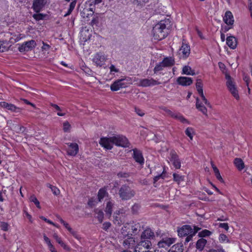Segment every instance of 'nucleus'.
<instances>
[{
	"label": "nucleus",
	"instance_id": "obj_1",
	"mask_svg": "<svg viewBox=\"0 0 252 252\" xmlns=\"http://www.w3.org/2000/svg\"><path fill=\"white\" fill-rule=\"evenodd\" d=\"M170 23L169 19H165L160 21L153 27V34L155 39L160 40L167 36Z\"/></svg>",
	"mask_w": 252,
	"mask_h": 252
},
{
	"label": "nucleus",
	"instance_id": "obj_2",
	"mask_svg": "<svg viewBox=\"0 0 252 252\" xmlns=\"http://www.w3.org/2000/svg\"><path fill=\"white\" fill-rule=\"evenodd\" d=\"M136 194V191L127 185H123L119 189L118 195L123 201L128 200Z\"/></svg>",
	"mask_w": 252,
	"mask_h": 252
},
{
	"label": "nucleus",
	"instance_id": "obj_3",
	"mask_svg": "<svg viewBox=\"0 0 252 252\" xmlns=\"http://www.w3.org/2000/svg\"><path fill=\"white\" fill-rule=\"evenodd\" d=\"M152 247L151 241L140 239L135 246L133 252H156V251H150Z\"/></svg>",
	"mask_w": 252,
	"mask_h": 252
},
{
	"label": "nucleus",
	"instance_id": "obj_4",
	"mask_svg": "<svg viewBox=\"0 0 252 252\" xmlns=\"http://www.w3.org/2000/svg\"><path fill=\"white\" fill-rule=\"evenodd\" d=\"M178 235L180 237L187 236L185 244L191 240L193 235H192V227L189 225H185L178 229Z\"/></svg>",
	"mask_w": 252,
	"mask_h": 252
},
{
	"label": "nucleus",
	"instance_id": "obj_5",
	"mask_svg": "<svg viewBox=\"0 0 252 252\" xmlns=\"http://www.w3.org/2000/svg\"><path fill=\"white\" fill-rule=\"evenodd\" d=\"M130 81L131 78L128 77H124L122 79H118L111 84L110 86L111 90L117 91L120 89L126 88L131 83Z\"/></svg>",
	"mask_w": 252,
	"mask_h": 252
},
{
	"label": "nucleus",
	"instance_id": "obj_6",
	"mask_svg": "<svg viewBox=\"0 0 252 252\" xmlns=\"http://www.w3.org/2000/svg\"><path fill=\"white\" fill-rule=\"evenodd\" d=\"M114 145L122 147H128L130 143L127 138L122 135H116L113 136Z\"/></svg>",
	"mask_w": 252,
	"mask_h": 252
},
{
	"label": "nucleus",
	"instance_id": "obj_7",
	"mask_svg": "<svg viewBox=\"0 0 252 252\" xmlns=\"http://www.w3.org/2000/svg\"><path fill=\"white\" fill-rule=\"evenodd\" d=\"M225 78L227 80L226 86L229 91L236 99H238L239 98V96L238 94V91L234 82L231 79V76L228 74H226Z\"/></svg>",
	"mask_w": 252,
	"mask_h": 252
},
{
	"label": "nucleus",
	"instance_id": "obj_8",
	"mask_svg": "<svg viewBox=\"0 0 252 252\" xmlns=\"http://www.w3.org/2000/svg\"><path fill=\"white\" fill-rule=\"evenodd\" d=\"M49 4V0H34L33 1L32 8L35 12L38 13Z\"/></svg>",
	"mask_w": 252,
	"mask_h": 252
},
{
	"label": "nucleus",
	"instance_id": "obj_9",
	"mask_svg": "<svg viewBox=\"0 0 252 252\" xmlns=\"http://www.w3.org/2000/svg\"><path fill=\"white\" fill-rule=\"evenodd\" d=\"M36 44L34 40H31L23 43L18 47V50L20 52H28L31 51L35 47Z\"/></svg>",
	"mask_w": 252,
	"mask_h": 252
},
{
	"label": "nucleus",
	"instance_id": "obj_10",
	"mask_svg": "<svg viewBox=\"0 0 252 252\" xmlns=\"http://www.w3.org/2000/svg\"><path fill=\"white\" fill-rule=\"evenodd\" d=\"M106 58L103 53L98 52L95 54L93 59V62L97 66H102L104 64Z\"/></svg>",
	"mask_w": 252,
	"mask_h": 252
},
{
	"label": "nucleus",
	"instance_id": "obj_11",
	"mask_svg": "<svg viewBox=\"0 0 252 252\" xmlns=\"http://www.w3.org/2000/svg\"><path fill=\"white\" fill-rule=\"evenodd\" d=\"M99 143L104 148L107 150H111L112 149L114 145L113 137L101 138Z\"/></svg>",
	"mask_w": 252,
	"mask_h": 252
},
{
	"label": "nucleus",
	"instance_id": "obj_12",
	"mask_svg": "<svg viewBox=\"0 0 252 252\" xmlns=\"http://www.w3.org/2000/svg\"><path fill=\"white\" fill-rule=\"evenodd\" d=\"M169 159L176 169H180L181 168V162L175 151H171L170 152Z\"/></svg>",
	"mask_w": 252,
	"mask_h": 252
},
{
	"label": "nucleus",
	"instance_id": "obj_13",
	"mask_svg": "<svg viewBox=\"0 0 252 252\" xmlns=\"http://www.w3.org/2000/svg\"><path fill=\"white\" fill-rule=\"evenodd\" d=\"M175 242V239L170 237L162 238L158 243V246L159 248L167 249Z\"/></svg>",
	"mask_w": 252,
	"mask_h": 252
},
{
	"label": "nucleus",
	"instance_id": "obj_14",
	"mask_svg": "<svg viewBox=\"0 0 252 252\" xmlns=\"http://www.w3.org/2000/svg\"><path fill=\"white\" fill-rule=\"evenodd\" d=\"M160 83L152 78L140 79L138 85L142 87H147L156 85H159Z\"/></svg>",
	"mask_w": 252,
	"mask_h": 252
},
{
	"label": "nucleus",
	"instance_id": "obj_15",
	"mask_svg": "<svg viewBox=\"0 0 252 252\" xmlns=\"http://www.w3.org/2000/svg\"><path fill=\"white\" fill-rule=\"evenodd\" d=\"M66 144L68 146L66 150L68 155L75 156L79 152L78 145L76 143H67Z\"/></svg>",
	"mask_w": 252,
	"mask_h": 252
},
{
	"label": "nucleus",
	"instance_id": "obj_16",
	"mask_svg": "<svg viewBox=\"0 0 252 252\" xmlns=\"http://www.w3.org/2000/svg\"><path fill=\"white\" fill-rule=\"evenodd\" d=\"M190 46L189 44L184 42V40H183V43L181 47L179 50V54L181 55L182 57L184 58H186L190 54Z\"/></svg>",
	"mask_w": 252,
	"mask_h": 252
},
{
	"label": "nucleus",
	"instance_id": "obj_17",
	"mask_svg": "<svg viewBox=\"0 0 252 252\" xmlns=\"http://www.w3.org/2000/svg\"><path fill=\"white\" fill-rule=\"evenodd\" d=\"M130 227L132 232L135 234H137L140 230V225L139 223H134L132 224H127L126 226H125L122 228V233L124 236L128 235V234H126L125 231H126L127 227Z\"/></svg>",
	"mask_w": 252,
	"mask_h": 252
},
{
	"label": "nucleus",
	"instance_id": "obj_18",
	"mask_svg": "<svg viewBox=\"0 0 252 252\" xmlns=\"http://www.w3.org/2000/svg\"><path fill=\"white\" fill-rule=\"evenodd\" d=\"M155 237L154 232L151 229L147 228L142 232L140 235V239L151 241Z\"/></svg>",
	"mask_w": 252,
	"mask_h": 252
},
{
	"label": "nucleus",
	"instance_id": "obj_19",
	"mask_svg": "<svg viewBox=\"0 0 252 252\" xmlns=\"http://www.w3.org/2000/svg\"><path fill=\"white\" fill-rule=\"evenodd\" d=\"M133 158L136 162L138 163L140 165L142 166L144 163V159L143 157L142 152L137 149H133Z\"/></svg>",
	"mask_w": 252,
	"mask_h": 252
},
{
	"label": "nucleus",
	"instance_id": "obj_20",
	"mask_svg": "<svg viewBox=\"0 0 252 252\" xmlns=\"http://www.w3.org/2000/svg\"><path fill=\"white\" fill-rule=\"evenodd\" d=\"M0 106L13 112H20L21 110L20 108L16 107L13 104L8 103L5 101L0 102Z\"/></svg>",
	"mask_w": 252,
	"mask_h": 252
},
{
	"label": "nucleus",
	"instance_id": "obj_21",
	"mask_svg": "<svg viewBox=\"0 0 252 252\" xmlns=\"http://www.w3.org/2000/svg\"><path fill=\"white\" fill-rule=\"evenodd\" d=\"M177 83L182 86H189L192 83V80L191 78L187 77H179L177 80Z\"/></svg>",
	"mask_w": 252,
	"mask_h": 252
},
{
	"label": "nucleus",
	"instance_id": "obj_22",
	"mask_svg": "<svg viewBox=\"0 0 252 252\" xmlns=\"http://www.w3.org/2000/svg\"><path fill=\"white\" fill-rule=\"evenodd\" d=\"M123 244L126 249L135 248L136 246L135 239L131 237H128L127 239L124 240Z\"/></svg>",
	"mask_w": 252,
	"mask_h": 252
},
{
	"label": "nucleus",
	"instance_id": "obj_23",
	"mask_svg": "<svg viewBox=\"0 0 252 252\" xmlns=\"http://www.w3.org/2000/svg\"><path fill=\"white\" fill-rule=\"evenodd\" d=\"M223 21L227 25H232L234 23V18L232 13L230 11H227L223 17Z\"/></svg>",
	"mask_w": 252,
	"mask_h": 252
},
{
	"label": "nucleus",
	"instance_id": "obj_24",
	"mask_svg": "<svg viewBox=\"0 0 252 252\" xmlns=\"http://www.w3.org/2000/svg\"><path fill=\"white\" fill-rule=\"evenodd\" d=\"M226 44L232 49H235L237 45L236 38L233 36H229L226 38Z\"/></svg>",
	"mask_w": 252,
	"mask_h": 252
},
{
	"label": "nucleus",
	"instance_id": "obj_25",
	"mask_svg": "<svg viewBox=\"0 0 252 252\" xmlns=\"http://www.w3.org/2000/svg\"><path fill=\"white\" fill-rule=\"evenodd\" d=\"M165 67L173 66L175 63L174 59L172 57H166L161 62Z\"/></svg>",
	"mask_w": 252,
	"mask_h": 252
},
{
	"label": "nucleus",
	"instance_id": "obj_26",
	"mask_svg": "<svg viewBox=\"0 0 252 252\" xmlns=\"http://www.w3.org/2000/svg\"><path fill=\"white\" fill-rule=\"evenodd\" d=\"M183 244L182 243H177L174 245L168 252H183Z\"/></svg>",
	"mask_w": 252,
	"mask_h": 252
},
{
	"label": "nucleus",
	"instance_id": "obj_27",
	"mask_svg": "<svg viewBox=\"0 0 252 252\" xmlns=\"http://www.w3.org/2000/svg\"><path fill=\"white\" fill-rule=\"evenodd\" d=\"M171 117L176 119L183 124H189V121L186 119L184 116L179 113H173Z\"/></svg>",
	"mask_w": 252,
	"mask_h": 252
},
{
	"label": "nucleus",
	"instance_id": "obj_28",
	"mask_svg": "<svg viewBox=\"0 0 252 252\" xmlns=\"http://www.w3.org/2000/svg\"><path fill=\"white\" fill-rule=\"evenodd\" d=\"M196 108L199 111H201L204 115H205L206 116H208L207 109L206 107L199 102V100L198 98H196Z\"/></svg>",
	"mask_w": 252,
	"mask_h": 252
},
{
	"label": "nucleus",
	"instance_id": "obj_29",
	"mask_svg": "<svg viewBox=\"0 0 252 252\" xmlns=\"http://www.w3.org/2000/svg\"><path fill=\"white\" fill-rule=\"evenodd\" d=\"M207 243V240L204 238H200L197 240L196 244V248L197 250L201 251L203 250Z\"/></svg>",
	"mask_w": 252,
	"mask_h": 252
},
{
	"label": "nucleus",
	"instance_id": "obj_30",
	"mask_svg": "<svg viewBox=\"0 0 252 252\" xmlns=\"http://www.w3.org/2000/svg\"><path fill=\"white\" fill-rule=\"evenodd\" d=\"M108 195L105 188L99 189L97 193V199L98 202H101L102 200L107 195Z\"/></svg>",
	"mask_w": 252,
	"mask_h": 252
},
{
	"label": "nucleus",
	"instance_id": "obj_31",
	"mask_svg": "<svg viewBox=\"0 0 252 252\" xmlns=\"http://www.w3.org/2000/svg\"><path fill=\"white\" fill-rule=\"evenodd\" d=\"M234 163L239 170L241 171L245 167L244 163L240 158H235Z\"/></svg>",
	"mask_w": 252,
	"mask_h": 252
},
{
	"label": "nucleus",
	"instance_id": "obj_32",
	"mask_svg": "<svg viewBox=\"0 0 252 252\" xmlns=\"http://www.w3.org/2000/svg\"><path fill=\"white\" fill-rule=\"evenodd\" d=\"M113 206L114 204L111 201H109L107 202L105 212L106 215L109 216V217H110L111 216Z\"/></svg>",
	"mask_w": 252,
	"mask_h": 252
},
{
	"label": "nucleus",
	"instance_id": "obj_33",
	"mask_svg": "<svg viewBox=\"0 0 252 252\" xmlns=\"http://www.w3.org/2000/svg\"><path fill=\"white\" fill-rule=\"evenodd\" d=\"M197 91L200 95L202 100L203 101L204 103L208 107H211V105L210 103L208 102L207 99L206 98L205 96H204L203 94V88L201 89H197Z\"/></svg>",
	"mask_w": 252,
	"mask_h": 252
},
{
	"label": "nucleus",
	"instance_id": "obj_34",
	"mask_svg": "<svg viewBox=\"0 0 252 252\" xmlns=\"http://www.w3.org/2000/svg\"><path fill=\"white\" fill-rule=\"evenodd\" d=\"M182 74L193 75L195 74V72L189 66H185L183 68Z\"/></svg>",
	"mask_w": 252,
	"mask_h": 252
},
{
	"label": "nucleus",
	"instance_id": "obj_35",
	"mask_svg": "<svg viewBox=\"0 0 252 252\" xmlns=\"http://www.w3.org/2000/svg\"><path fill=\"white\" fill-rule=\"evenodd\" d=\"M185 134L189 138L190 140H192L195 134L194 129L191 127H187L185 130Z\"/></svg>",
	"mask_w": 252,
	"mask_h": 252
},
{
	"label": "nucleus",
	"instance_id": "obj_36",
	"mask_svg": "<svg viewBox=\"0 0 252 252\" xmlns=\"http://www.w3.org/2000/svg\"><path fill=\"white\" fill-rule=\"evenodd\" d=\"M96 215V218L98 219L100 223H101L104 218V213L102 210L99 209H95L94 211Z\"/></svg>",
	"mask_w": 252,
	"mask_h": 252
},
{
	"label": "nucleus",
	"instance_id": "obj_37",
	"mask_svg": "<svg viewBox=\"0 0 252 252\" xmlns=\"http://www.w3.org/2000/svg\"><path fill=\"white\" fill-rule=\"evenodd\" d=\"M211 234H212V232H211L210 231H209L208 230L204 229V230H203L202 231L199 232L198 234V236L199 237H201V238H203V237H205L209 236Z\"/></svg>",
	"mask_w": 252,
	"mask_h": 252
},
{
	"label": "nucleus",
	"instance_id": "obj_38",
	"mask_svg": "<svg viewBox=\"0 0 252 252\" xmlns=\"http://www.w3.org/2000/svg\"><path fill=\"white\" fill-rule=\"evenodd\" d=\"M173 176L174 181L176 182L178 184L184 180V176H183L180 175L176 173H174Z\"/></svg>",
	"mask_w": 252,
	"mask_h": 252
},
{
	"label": "nucleus",
	"instance_id": "obj_39",
	"mask_svg": "<svg viewBox=\"0 0 252 252\" xmlns=\"http://www.w3.org/2000/svg\"><path fill=\"white\" fill-rule=\"evenodd\" d=\"M47 187L49 188L53 192V193L55 195H58L60 194V191L59 189H58L56 187L52 185H50L49 184H47Z\"/></svg>",
	"mask_w": 252,
	"mask_h": 252
},
{
	"label": "nucleus",
	"instance_id": "obj_40",
	"mask_svg": "<svg viewBox=\"0 0 252 252\" xmlns=\"http://www.w3.org/2000/svg\"><path fill=\"white\" fill-rule=\"evenodd\" d=\"M54 238L55 239L56 241L61 245V246L63 247L64 249L67 248V246L63 242L61 238L59 237L57 234H54L53 235Z\"/></svg>",
	"mask_w": 252,
	"mask_h": 252
},
{
	"label": "nucleus",
	"instance_id": "obj_41",
	"mask_svg": "<svg viewBox=\"0 0 252 252\" xmlns=\"http://www.w3.org/2000/svg\"><path fill=\"white\" fill-rule=\"evenodd\" d=\"M0 227L1 229L4 231H7L10 227L9 224L4 221L0 222Z\"/></svg>",
	"mask_w": 252,
	"mask_h": 252
},
{
	"label": "nucleus",
	"instance_id": "obj_42",
	"mask_svg": "<svg viewBox=\"0 0 252 252\" xmlns=\"http://www.w3.org/2000/svg\"><path fill=\"white\" fill-rule=\"evenodd\" d=\"M164 67H165L163 64L161 63V62L159 63L156 65L154 69V73H156L157 72L163 70Z\"/></svg>",
	"mask_w": 252,
	"mask_h": 252
},
{
	"label": "nucleus",
	"instance_id": "obj_43",
	"mask_svg": "<svg viewBox=\"0 0 252 252\" xmlns=\"http://www.w3.org/2000/svg\"><path fill=\"white\" fill-rule=\"evenodd\" d=\"M8 49V44L0 41V52H4Z\"/></svg>",
	"mask_w": 252,
	"mask_h": 252
},
{
	"label": "nucleus",
	"instance_id": "obj_44",
	"mask_svg": "<svg viewBox=\"0 0 252 252\" xmlns=\"http://www.w3.org/2000/svg\"><path fill=\"white\" fill-rule=\"evenodd\" d=\"M219 241L220 243L229 242V239L227 236L224 234H220L219 237Z\"/></svg>",
	"mask_w": 252,
	"mask_h": 252
},
{
	"label": "nucleus",
	"instance_id": "obj_45",
	"mask_svg": "<svg viewBox=\"0 0 252 252\" xmlns=\"http://www.w3.org/2000/svg\"><path fill=\"white\" fill-rule=\"evenodd\" d=\"M45 15L43 14L42 13H36L34 14L32 17L36 21H39L41 20H43L45 18Z\"/></svg>",
	"mask_w": 252,
	"mask_h": 252
},
{
	"label": "nucleus",
	"instance_id": "obj_46",
	"mask_svg": "<svg viewBox=\"0 0 252 252\" xmlns=\"http://www.w3.org/2000/svg\"><path fill=\"white\" fill-rule=\"evenodd\" d=\"M214 171L215 176H216V178H217V179L219 180V181H220V182H222L223 179L220 174V173L219 170L218 169V168H214Z\"/></svg>",
	"mask_w": 252,
	"mask_h": 252
},
{
	"label": "nucleus",
	"instance_id": "obj_47",
	"mask_svg": "<svg viewBox=\"0 0 252 252\" xmlns=\"http://www.w3.org/2000/svg\"><path fill=\"white\" fill-rule=\"evenodd\" d=\"M140 208L139 204L135 203L131 207V211L133 214H136Z\"/></svg>",
	"mask_w": 252,
	"mask_h": 252
},
{
	"label": "nucleus",
	"instance_id": "obj_48",
	"mask_svg": "<svg viewBox=\"0 0 252 252\" xmlns=\"http://www.w3.org/2000/svg\"><path fill=\"white\" fill-rule=\"evenodd\" d=\"M70 128V125L68 122H65L63 124V129L64 132L69 131Z\"/></svg>",
	"mask_w": 252,
	"mask_h": 252
},
{
	"label": "nucleus",
	"instance_id": "obj_49",
	"mask_svg": "<svg viewBox=\"0 0 252 252\" xmlns=\"http://www.w3.org/2000/svg\"><path fill=\"white\" fill-rule=\"evenodd\" d=\"M201 229V227L198 226L193 225V228H192V235L194 236L195 234L200 230Z\"/></svg>",
	"mask_w": 252,
	"mask_h": 252
},
{
	"label": "nucleus",
	"instance_id": "obj_50",
	"mask_svg": "<svg viewBox=\"0 0 252 252\" xmlns=\"http://www.w3.org/2000/svg\"><path fill=\"white\" fill-rule=\"evenodd\" d=\"M196 89H201L203 88V84H202V80L201 79H197L196 83Z\"/></svg>",
	"mask_w": 252,
	"mask_h": 252
},
{
	"label": "nucleus",
	"instance_id": "obj_51",
	"mask_svg": "<svg viewBox=\"0 0 252 252\" xmlns=\"http://www.w3.org/2000/svg\"><path fill=\"white\" fill-rule=\"evenodd\" d=\"M219 226L220 228L224 229L226 231H227L229 228L228 224L227 223H220L219 224Z\"/></svg>",
	"mask_w": 252,
	"mask_h": 252
},
{
	"label": "nucleus",
	"instance_id": "obj_52",
	"mask_svg": "<svg viewBox=\"0 0 252 252\" xmlns=\"http://www.w3.org/2000/svg\"><path fill=\"white\" fill-rule=\"evenodd\" d=\"M135 112L136 114L140 116H143L145 115V113L142 110L138 108H135Z\"/></svg>",
	"mask_w": 252,
	"mask_h": 252
},
{
	"label": "nucleus",
	"instance_id": "obj_53",
	"mask_svg": "<svg viewBox=\"0 0 252 252\" xmlns=\"http://www.w3.org/2000/svg\"><path fill=\"white\" fill-rule=\"evenodd\" d=\"M110 70V73L113 74V72H119V69L116 68L114 65L111 64L110 66L109 67Z\"/></svg>",
	"mask_w": 252,
	"mask_h": 252
},
{
	"label": "nucleus",
	"instance_id": "obj_54",
	"mask_svg": "<svg viewBox=\"0 0 252 252\" xmlns=\"http://www.w3.org/2000/svg\"><path fill=\"white\" fill-rule=\"evenodd\" d=\"M161 109L163 110L167 115L170 116L171 117L174 113L165 107H162Z\"/></svg>",
	"mask_w": 252,
	"mask_h": 252
},
{
	"label": "nucleus",
	"instance_id": "obj_55",
	"mask_svg": "<svg viewBox=\"0 0 252 252\" xmlns=\"http://www.w3.org/2000/svg\"><path fill=\"white\" fill-rule=\"evenodd\" d=\"M161 109L163 110L167 115L170 116L171 117L174 113L165 107H162Z\"/></svg>",
	"mask_w": 252,
	"mask_h": 252
},
{
	"label": "nucleus",
	"instance_id": "obj_56",
	"mask_svg": "<svg viewBox=\"0 0 252 252\" xmlns=\"http://www.w3.org/2000/svg\"><path fill=\"white\" fill-rule=\"evenodd\" d=\"M161 109L163 110L167 115L170 116L171 117L174 113L165 107H162Z\"/></svg>",
	"mask_w": 252,
	"mask_h": 252
},
{
	"label": "nucleus",
	"instance_id": "obj_57",
	"mask_svg": "<svg viewBox=\"0 0 252 252\" xmlns=\"http://www.w3.org/2000/svg\"><path fill=\"white\" fill-rule=\"evenodd\" d=\"M161 109L163 110L167 115L170 116L171 117L174 113L165 107H162Z\"/></svg>",
	"mask_w": 252,
	"mask_h": 252
},
{
	"label": "nucleus",
	"instance_id": "obj_58",
	"mask_svg": "<svg viewBox=\"0 0 252 252\" xmlns=\"http://www.w3.org/2000/svg\"><path fill=\"white\" fill-rule=\"evenodd\" d=\"M129 176V174L126 172H120L118 174V176L121 178H127Z\"/></svg>",
	"mask_w": 252,
	"mask_h": 252
},
{
	"label": "nucleus",
	"instance_id": "obj_59",
	"mask_svg": "<svg viewBox=\"0 0 252 252\" xmlns=\"http://www.w3.org/2000/svg\"><path fill=\"white\" fill-rule=\"evenodd\" d=\"M111 223L109 222H105L103 224L102 228L105 230H107L111 226Z\"/></svg>",
	"mask_w": 252,
	"mask_h": 252
},
{
	"label": "nucleus",
	"instance_id": "obj_60",
	"mask_svg": "<svg viewBox=\"0 0 252 252\" xmlns=\"http://www.w3.org/2000/svg\"><path fill=\"white\" fill-rule=\"evenodd\" d=\"M96 203H97V202H96L93 198L90 199L88 203V205L92 207L94 206Z\"/></svg>",
	"mask_w": 252,
	"mask_h": 252
},
{
	"label": "nucleus",
	"instance_id": "obj_61",
	"mask_svg": "<svg viewBox=\"0 0 252 252\" xmlns=\"http://www.w3.org/2000/svg\"><path fill=\"white\" fill-rule=\"evenodd\" d=\"M68 231L76 238L78 239L79 236L77 233V232L73 230L72 228H69Z\"/></svg>",
	"mask_w": 252,
	"mask_h": 252
},
{
	"label": "nucleus",
	"instance_id": "obj_62",
	"mask_svg": "<svg viewBox=\"0 0 252 252\" xmlns=\"http://www.w3.org/2000/svg\"><path fill=\"white\" fill-rule=\"evenodd\" d=\"M76 4V1L73 0L69 4V9H70L71 11H73V10L74 9L75 7Z\"/></svg>",
	"mask_w": 252,
	"mask_h": 252
},
{
	"label": "nucleus",
	"instance_id": "obj_63",
	"mask_svg": "<svg viewBox=\"0 0 252 252\" xmlns=\"http://www.w3.org/2000/svg\"><path fill=\"white\" fill-rule=\"evenodd\" d=\"M43 46L41 47L42 50H48L49 49L50 46L49 45L45 43L44 41H42Z\"/></svg>",
	"mask_w": 252,
	"mask_h": 252
},
{
	"label": "nucleus",
	"instance_id": "obj_64",
	"mask_svg": "<svg viewBox=\"0 0 252 252\" xmlns=\"http://www.w3.org/2000/svg\"><path fill=\"white\" fill-rule=\"evenodd\" d=\"M209 252H225L222 249H218L217 250H211Z\"/></svg>",
	"mask_w": 252,
	"mask_h": 252
}]
</instances>
